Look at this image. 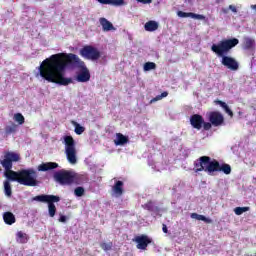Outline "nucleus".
<instances>
[{
    "mask_svg": "<svg viewBox=\"0 0 256 256\" xmlns=\"http://www.w3.org/2000/svg\"><path fill=\"white\" fill-rule=\"evenodd\" d=\"M12 133H17V124L15 123H12L11 125L5 127L6 135H12Z\"/></svg>",
    "mask_w": 256,
    "mask_h": 256,
    "instance_id": "393cba45",
    "label": "nucleus"
},
{
    "mask_svg": "<svg viewBox=\"0 0 256 256\" xmlns=\"http://www.w3.org/2000/svg\"><path fill=\"white\" fill-rule=\"evenodd\" d=\"M99 23L102 26L103 31H115V26L107 18H100Z\"/></svg>",
    "mask_w": 256,
    "mask_h": 256,
    "instance_id": "2eb2a0df",
    "label": "nucleus"
},
{
    "mask_svg": "<svg viewBox=\"0 0 256 256\" xmlns=\"http://www.w3.org/2000/svg\"><path fill=\"white\" fill-rule=\"evenodd\" d=\"M229 9L230 11H232V13H237V7H235L234 5H229Z\"/></svg>",
    "mask_w": 256,
    "mask_h": 256,
    "instance_id": "e433bc0d",
    "label": "nucleus"
},
{
    "mask_svg": "<svg viewBox=\"0 0 256 256\" xmlns=\"http://www.w3.org/2000/svg\"><path fill=\"white\" fill-rule=\"evenodd\" d=\"M250 207L246 206V207H236L234 209V213L235 215H243V213H247V211H250Z\"/></svg>",
    "mask_w": 256,
    "mask_h": 256,
    "instance_id": "a878e982",
    "label": "nucleus"
},
{
    "mask_svg": "<svg viewBox=\"0 0 256 256\" xmlns=\"http://www.w3.org/2000/svg\"><path fill=\"white\" fill-rule=\"evenodd\" d=\"M213 163L211 157L209 156H202L198 158L194 162V173H201V171H205L208 175H211V170H209L210 165Z\"/></svg>",
    "mask_w": 256,
    "mask_h": 256,
    "instance_id": "6e6552de",
    "label": "nucleus"
},
{
    "mask_svg": "<svg viewBox=\"0 0 256 256\" xmlns=\"http://www.w3.org/2000/svg\"><path fill=\"white\" fill-rule=\"evenodd\" d=\"M251 9L256 10V5H251Z\"/></svg>",
    "mask_w": 256,
    "mask_h": 256,
    "instance_id": "58836bf2",
    "label": "nucleus"
},
{
    "mask_svg": "<svg viewBox=\"0 0 256 256\" xmlns=\"http://www.w3.org/2000/svg\"><path fill=\"white\" fill-rule=\"evenodd\" d=\"M188 1H191V0H188Z\"/></svg>",
    "mask_w": 256,
    "mask_h": 256,
    "instance_id": "ea45409f",
    "label": "nucleus"
},
{
    "mask_svg": "<svg viewBox=\"0 0 256 256\" xmlns=\"http://www.w3.org/2000/svg\"><path fill=\"white\" fill-rule=\"evenodd\" d=\"M153 69H157V64L154 62H146L144 64V71H153Z\"/></svg>",
    "mask_w": 256,
    "mask_h": 256,
    "instance_id": "c85d7f7f",
    "label": "nucleus"
},
{
    "mask_svg": "<svg viewBox=\"0 0 256 256\" xmlns=\"http://www.w3.org/2000/svg\"><path fill=\"white\" fill-rule=\"evenodd\" d=\"M80 55L88 61H99L101 59V51L92 45H85L80 49Z\"/></svg>",
    "mask_w": 256,
    "mask_h": 256,
    "instance_id": "0eeeda50",
    "label": "nucleus"
},
{
    "mask_svg": "<svg viewBox=\"0 0 256 256\" xmlns=\"http://www.w3.org/2000/svg\"><path fill=\"white\" fill-rule=\"evenodd\" d=\"M192 19H198L200 21H203L205 20V16L202 15V14H196V13H193L191 12V16H190Z\"/></svg>",
    "mask_w": 256,
    "mask_h": 256,
    "instance_id": "473e14b6",
    "label": "nucleus"
},
{
    "mask_svg": "<svg viewBox=\"0 0 256 256\" xmlns=\"http://www.w3.org/2000/svg\"><path fill=\"white\" fill-rule=\"evenodd\" d=\"M135 243H137L136 247L137 249H141L142 251H145L151 243H153V239L149 238L147 235H141L137 236L134 239Z\"/></svg>",
    "mask_w": 256,
    "mask_h": 256,
    "instance_id": "f8f14e48",
    "label": "nucleus"
},
{
    "mask_svg": "<svg viewBox=\"0 0 256 256\" xmlns=\"http://www.w3.org/2000/svg\"><path fill=\"white\" fill-rule=\"evenodd\" d=\"M169 95V92L164 91L161 93V95H157L156 97H154L150 103H155L156 101H161V99H164V97H167Z\"/></svg>",
    "mask_w": 256,
    "mask_h": 256,
    "instance_id": "c756f323",
    "label": "nucleus"
},
{
    "mask_svg": "<svg viewBox=\"0 0 256 256\" xmlns=\"http://www.w3.org/2000/svg\"><path fill=\"white\" fill-rule=\"evenodd\" d=\"M74 195L76 197H83L85 195V188L78 186L74 189Z\"/></svg>",
    "mask_w": 256,
    "mask_h": 256,
    "instance_id": "cd10ccee",
    "label": "nucleus"
},
{
    "mask_svg": "<svg viewBox=\"0 0 256 256\" xmlns=\"http://www.w3.org/2000/svg\"><path fill=\"white\" fill-rule=\"evenodd\" d=\"M53 179L60 185H73V183H75V174L71 171L62 169L54 173Z\"/></svg>",
    "mask_w": 256,
    "mask_h": 256,
    "instance_id": "423d86ee",
    "label": "nucleus"
},
{
    "mask_svg": "<svg viewBox=\"0 0 256 256\" xmlns=\"http://www.w3.org/2000/svg\"><path fill=\"white\" fill-rule=\"evenodd\" d=\"M254 46H255V40L251 38H246L244 40L243 49H245V51H249L250 49H253Z\"/></svg>",
    "mask_w": 256,
    "mask_h": 256,
    "instance_id": "b1692460",
    "label": "nucleus"
},
{
    "mask_svg": "<svg viewBox=\"0 0 256 256\" xmlns=\"http://www.w3.org/2000/svg\"><path fill=\"white\" fill-rule=\"evenodd\" d=\"M117 139L114 140L115 145H126V143H129V138L122 133L116 134Z\"/></svg>",
    "mask_w": 256,
    "mask_h": 256,
    "instance_id": "6ab92c4d",
    "label": "nucleus"
},
{
    "mask_svg": "<svg viewBox=\"0 0 256 256\" xmlns=\"http://www.w3.org/2000/svg\"><path fill=\"white\" fill-rule=\"evenodd\" d=\"M142 207L146 209V211H150L151 213H159L160 209L155 205V202L149 200L147 203L143 204Z\"/></svg>",
    "mask_w": 256,
    "mask_h": 256,
    "instance_id": "dca6fc26",
    "label": "nucleus"
},
{
    "mask_svg": "<svg viewBox=\"0 0 256 256\" xmlns=\"http://www.w3.org/2000/svg\"><path fill=\"white\" fill-rule=\"evenodd\" d=\"M207 119L212 127H221L225 123V117L219 111H211L207 113Z\"/></svg>",
    "mask_w": 256,
    "mask_h": 256,
    "instance_id": "9b49d317",
    "label": "nucleus"
},
{
    "mask_svg": "<svg viewBox=\"0 0 256 256\" xmlns=\"http://www.w3.org/2000/svg\"><path fill=\"white\" fill-rule=\"evenodd\" d=\"M59 221H60V223H66L67 222V216H64V215L60 216Z\"/></svg>",
    "mask_w": 256,
    "mask_h": 256,
    "instance_id": "c9c22d12",
    "label": "nucleus"
},
{
    "mask_svg": "<svg viewBox=\"0 0 256 256\" xmlns=\"http://www.w3.org/2000/svg\"><path fill=\"white\" fill-rule=\"evenodd\" d=\"M209 171H211V175L213 173H218L221 172L224 173L225 175H231V165L227 163L220 164L219 161L213 159L212 163L209 166Z\"/></svg>",
    "mask_w": 256,
    "mask_h": 256,
    "instance_id": "9d476101",
    "label": "nucleus"
},
{
    "mask_svg": "<svg viewBox=\"0 0 256 256\" xmlns=\"http://www.w3.org/2000/svg\"><path fill=\"white\" fill-rule=\"evenodd\" d=\"M101 5H113V7H122L123 5H127L125 0H97Z\"/></svg>",
    "mask_w": 256,
    "mask_h": 256,
    "instance_id": "4468645a",
    "label": "nucleus"
},
{
    "mask_svg": "<svg viewBox=\"0 0 256 256\" xmlns=\"http://www.w3.org/2000/svg\"><path fill=\"white\" fill-rule=\"evenodd\" d=\"M101 249H103V251H111L113 249V242H109V243H101L100 244Z\"/></svg>",
    "mask_w": 256,
    "mask_h": 256,
    "instance_id": "7c9ffc66",
    "label": "nucleus"
},
{
    "mask_svg": "<svg viewBox=\"0 0 256 256\" xmlns=\"http://www.w3.org/2000/svg\"><path fill=\"white\" fill-rule=\"evenodd\" d=\"M144 29L145 31L152 33L153 31H157V29H159V23H157V21L150 20L145 23Z\"/></svg>",
    "mask_w": 256,
    "mask_h": 256,
    "instance_id": "f3484780",
    "label": "nucleus"
},
{
    "mask_svg": "<svg viewBox=\"0 0 256 256\" xmlns=\"http://www.w3.org/2000/svg\"><path fill=\"white\" fill-rule=\"evenodd\" d=\"M14 121H16V123L19 125H23V123H25V116H23L21 113H16L14 114Z\"/></svg>",
    "mask_w": 256,
    "mask_h": 256,
    "instance_id": "bb28decb",
    "label": "nucleus"
},
{
    "mask_svg": "<svg viewBox=\"0 0 256 256\" xmlns=\"http://www.w3.org/2000/svg\"><path fill=\"white\" fill-rule=\"evenodd\" d=\"M65 154L67 160L75 165L77 163V148L75 146V139L73 136H64Z\"/></svg>",
    "mask_w": 256,
    "mask_h": 256,
    "instance_id": "20e7f679",
    "label": "nucleus"
},
{
    "mask_svg": "<svg viewBox=\"0 0 256 256\" xmlns=\"http://www.w3.org/2000/svg\"><path fill=\"white\" fill-rule=\"evenodd\" d=\"M215 103H216V105H220V107H222V109H224L225 113H227V115H229V117H233V110L229 108L227 103H225L221 100H216Z\"/></svg>",
    "mask_w": 256,
    "mask_h": 256,
    "instance_id": "4be33fe9",
    "label": "nucleus"
},
{
    "mask_svg": "<svg viewBox=\"0 0 256 256\" xmlns=\"http://www.w3.org/2000/svg\"><path fill=\"white\" fill-rule=\"evenodd\" d=\"M16 241L17 243L25 245V243L29 242V235H27V233H24L23 231H18L16 234Z\"/></svg>",
    "mask_w": 256,
    "mask_h": 256,
    "instance_id": "a211bd4d",
    "label": "nucleus"
},
{
    "mask_svg": "<svg viewBox=\"0 0 256 256\" xmlns=\"http://www.w3.org/2000/svg\"><path fill=\"white\" fill-rule=\"evenodd\" d=\"M59 164L57 162H43L37 168L38 171H53V169H57Z\"/></svg>",
    "mask_w": 256,
    "mask_h": 256,
    "instance_id": "ddd939ff",
    "label": "nucleus"
},
{
    "mask_svg": "<svg viewBox=\"0 0 256 256\" xmlns=\"http://www.w3.org/2000/svg\"><path fill=\"white\" fill-rule=\"evenodd\" d=\"M67 67H75V79L78 83H87L91 81V72L87 68L85 61L73 53H57L46 58L39 66V75L48 83H55L67 87L73 83V78L65 77Z\"/></svg>",
    "mask_w": 256,
    "mask_h": 256,
    "instance_id": "f257e3e1",
    "label": "nucleus"
},
{
    "mask_svg": "<svg viewBox=\"0 0 256 256\" xmlns=\"http://www.w3.org/2000/svg\"><path fill=\"white\" fill-rule=\"evenodd\" d=\"M239 45V39L230 38L223 39L219 41L217 44H212L211 51L217 55V57H222L221 63L230 71H237L239 69V62L235 60V58L229 55L231 49L237 47Z\"/></svg>",
    "mask_w": 256,
    "mask_h": 256,
    "instance_id": "7ed1b4c3",
    "label": "nucleus"
},
{
    "mask_svg": "<svg viewBox=\"0 0 256 256\" xmlns=\"http://www.w3.org/2000/svg\"><path fill=\"white\" fill-rule=\"evenodd\" d=\"M177 15L178 17H181V18H187V17H191V12L178 11Z\"/></svg>",
    "mask_w": 256,
    "mask_h": 256,
    "instance_id": "72a5a7b5",
    "label": "nucleus"
},
{
    "mask_svg": "<svg viewBox=\"0 0 256 256\" xmlns=\"http://www.w3.org/2000/svg\"><path fill=\"white\" fill-rule=\"evenodd\" d=\"M74 131L76 135H83V133H85V127L81 126L80 124H76Z\"/></svg>",
    "mask_w": 256,
    "mask_h": 256,
    "instance_id": "2f4dec72",
    "label": "nucleus"
},
{
    "mask_svg": "<svg viewBox=\"0 0 256 256\" xmlns=\"http://www.w3.org/2000/svg\"><path fill=\"white\" fill-rule=\"evenodd\" d=\"M3 219H4V223H6V225H13V223H15L16 218L15 215L12 212H5L3 214Z\"/></svg>",
    "mask_w": 256,
    "mask_h": 256,
    "instance_id": "aec40b11",
    "label": "nucleus"
},
{
    "mask_svg": "<svg viewBox=\"0 0 256 256\" xmlns=\"http://www.w3.org/2000/svg\"><path fill=\"white\" fill-rule=\"evenodd\" d=\"M19 161H21L19 153L11 151H6L3 160H0V164L5 169L4 176L8 179L4 181V193L6 197H11V195H13L11 183L9 181L19 183V185H24L25 187H37V185H39L37 172L33 168L21 169L18 171L12 170L13 163Z\"/></svg>",
    "mask_w": 256,
    "mask_h": 256,
    "instance_id": "f03ea898",
    "label": "nucleus"
},
{
    "mask_svg": "<svg viewBox=\"0 0 256 256\" xmlns=\"http://www.w3.org/2000/svg\"><path fill=\"white\" fill-rule=\"evenodd\" d=\"M34 201L48 203L49 215L50 217H55V213H57V207H55L54 203H59L61 201V198L55 195H38L34 197Z\"/></svg>",
    "mask_w": 256,
    "mask_h": 256,
    "instance_id": "39448f33",
    "label": "nucleus"
},
{
    "mask_svg": "<svg viewBox=\"0 0 256 256\" xmlns=\"http://www.w3.org/2000/svg\"><path fill=\"white\" fill-rule=\"evenodd\" d=\"M113 191L116 195H123V181L118 180L113 186Z\"/></svg>",
    "mask_w": 256,
    "mask_h": 256,
    "instance_id": "5701e85b",
    "label": "nucleus"
},
{
    "mask_svg": "<svg viewBox=\"0 0 256 256\" xmlns=\"http://www.w3.org/2000/svg\"><path fill=\"white\" fill-rule=\"evenodd\" d=\"M137 3H142V5H151L153 3V0H136Z\"/></svg>",
    "mask_w": 256,
    "mask_h": 256,
    "instance_id": "f704fd0d",
    "label": "nucleus"
},
{
    "mask_svg": "<svg viewBox=\"0 0 256 256\" xmlns=\"http://www.w3.org/2000/svg\"><path fill=\"white\" fill-rule=\"evenodd\" d=\"M190 125L193 129H197V131H211V124L209 122H205V118L201 116V114H194L190 116Z\"/></svg>",
    "mask_w": 256,
    "mask_h": 256,
    "instance_id": "1a4fd4ad",
    "label": "nucleus"
},
{
    "mask_svg": "<svg viewBox=\"0 0 256 256\" xmlns=\"http://www.w3.org/2000/svg\"><path fill=\"white\" fill-rule=\"evenodd\" d=\"M162 231H163V233H168V229H167V225H165V224H163L162 225Z\"/></svg>",
    "mask_w": 256,
    "mask_h": 256,
    "instance_id": "4c0bfd02",
    "label": "nucleus"
},
{
    "mask_svg": "<svg viewBox=\"0 0 256 256\" xmlns=\"http://www.w3.org/2000/svg\"><path fill=\"white\" fill-rule=\"evenodd\" d=\"M191 219H196L197 221H204V223H213V220L211 218H207L204 215L197 214V213H192L190 215Z\"/></svg>",
    "mask_w": 256,
    "mask_h": 256,
    "instance_id": "412c9836",
    "label": "nucleus"
}]
</instances>
